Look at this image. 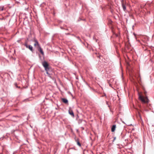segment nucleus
Returning <instances> with one entry per match:
<instances>
[{"instance_id": "obj_1", "label": "nucleus", "mask_w": 154, "mask_h": 154, "mask_svg": "<svg viewBox=\"0 0 154 154\" xmlns=\"http://www.w3.org/2000/svg\"><path fill=\"white\" fill-rule=\"evenodd\" d=\"M139 98L142 103H146L148 102L149 100L147 97H145L141 94H139Z\"/></svg>"}, {"instance_id": "obj_2", "label": "nucleus", "mask_w": 154, "mask_h": 154, "mask_svg": "<svg viewBox=\"0 0 154 154\" xmlns=\"http://www.w3.org/2000/svg\"><path fill=\"white\" fill-rule=\"evenodd\" d=\"M42 65L44 67L45 70H47L49 69V66L48 63L46 61H44L42 63Z\"/></svg>"}, {"instance_id": "obj_3", "label": "nucleus", "mask_w": 154, "mask_h": 154, "mask_svg": "<svg viewBox=\"0 0 154 154\" xmlns=\"http://www.w3.org/2000/svg\"><path fill=\"white\" fill-rule=\"evenodd\" d=\"M122 5L124 11H125L126 10V2L125 0H122Z\"/></svg>"}, {"instance_id": "obj_4", "label": "nucleus", "mask_w": 154, "mask_h": 154, "mask_svg": "<svg viewBox=\"0 0 154 154\" xmlns=\"http://www.w3.org/2000/svg\"><path fill=\"white\" fill-rule=\"evenodd\" d=\"M34 42H35V43L34 44V46L35 47H36L37 48H38L39 47H40V46L38 43V42L36 39L34 38Z\"/></svg>"}, {"instance_id": "obj_5", "label": "nucleus", "mask_w": 154, "mask_h": 154, "mask_svg": "<svg viewBox=\"0 0 154 154\" xmlns=\"http://www.w3.org/2000/svg\"><path fill=\"white\" fill-rule=\"evenodd\" d=\"M25 45L26 48H29L32 51H33V48L32 46L30 45H28L27 44H25Z\"/></svg>"}, {"instance_id": "obj_6", "label": "nucleus", "mask_w": 154, "mask_h": 154, "mask_svg": "<svg viewBox=\"0 0 154 154\" xmlns=\"http://www.w3.org/2000/svg\"><path fill=\"white\" fill-rule=\"evenodd\" d=\"M37 48L38 49V50L41 53L42 55H44V53L41 47L40 46L38 48Z\"/></svg>"}, {"instance_id": "obj_7", "label": "nucleus", "mask_w": 154, "mask_h": 154, "mask_svg": "<svg viewBox=\"0 0 154 154\" xmlns=\"http://www.w3.org/2000/svg\"><path fill=\"white\" fill-rule=\"evenodd\" d=\"M69 113L72 117H74V113L73 112V111L71 109H69Z\"/></svg>"}, {"instance_id": "obj_8", "label": "nucleus", "mask_w": 154, "mask_h": 154, "mask_svg": "<svg viewBox=\"0 0 154 154\" xmlns=\"http://www.w3.org/2000/svg\"><path fill=\"white\" fill-rule=\"evenodd\" d=\"M62 101L63 102L66 104H68V100L65 98H63L61 99Z\"/></svg>"}, {"instance_id": "obj_9", "label": "nucleus", "mask_w": 154, "mask_h": 154, "mask_svg": "<svg viewBox=\"0 0 154 154\" xmlns=\"http://www.w3.org/2000/svg\"><path fill=\"white\" fill-rule=\"evenodd\" d=\"M116 128V125H114L112 126V127L111 128V131L112 132H113L115 131Z\"/></svg>"}, {"instance_id": "obj_10", "label": "nucleus", "mask_w": 154, "mask_h": 154, "mask_svg": "<svg viewBox=\"0 0 154 154\" xmlns=\"http://www.w3.org/2000/svg\"><path fill=\"white\" fill-rule=\"evenodd\" d=\"M76 141L77 142V145L79 146H81V144L80 143L79 141V140L78 139H77L76 140Z\"/></svg>"}, {"instance_id": "obj_11", "label": "nucleus", "mask_w": 154, "mask_h": 154, "mask_svg": "<svg viewBox=\"0 0 154 154\" xmlns=\"http://www.w3.org/2000/svg\"><path fill=\"white\" fill-rule=\"evenodd\" d=\"M3 8L4 7H0V11H2L3 10Z\"/></svg>"}, {"instance_id": "obj_12", "label": "nucleus", "mask_w": 154, "mask_h": 154, "mask_svg": "<svg viewBox=\"0 0 154 154\" xmlns=\"http://www.w3.org/2000/svg\"><path fill=\"white\" fill-rule=\"evenodd\" d=\"M48 70H45L46 72V73L47 74H48Z\"/></svg>"}, {"instance_id": "obj_13", "label": "nucleus", "mask_w": 154, "mask_h": 154, "mask_svg": "<svg viewBox=\"0 0 154 154\" xmlns=\"http://www.w3.org/2000/svg\"><path fill=\"white\" fill-rule=\"evenodd\" d=\"M144 93H145V95L146 96V92H144Z\"/></svg>"}, {"instance_id": "obj_14", "label": "nucleus", "mask_w": 154, "mask_h": 154, "mask_svg": "<svg viewBox=\"0 0 154 154\" xmlns=\"http://www.w3.org/2000/svg\"><path fill=\"white\" fill-rule=\"evenodd\" d=\"M16 87H17V85H16Z\"/></svg>"}]
</instances>
